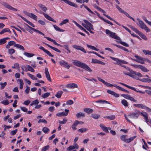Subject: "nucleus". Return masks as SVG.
Masks as SVG:
<instances>
[{
  "instance_id": "obj_1",
  "label": "nucleus",
  "mask_w": 151,
  "mask_h": 151,
  "mask_svg": "<svg viewBox=\"0 0 151 151\" xmlns=\"http://www.w3.org/2000/svg\"><path fill=\"white\" fill-rule=\"evenodd\" d=\"M140 113V111L138 110H135L134 112L130 113L127 116L125 114V119L129 123H132V121L134 122L137 119Z\"/></svg>"
},
{
  "instance_id": "obj_2",
  "label": "nucleus",
  "mask_w": 151,
  "mask_h": 151,
  "mask_svg": "<svg viewBox=\"0 0 151 151\" xmlns=\"http://www.w3.org/2000/svg\"><path fill=\"white\" fill-rule=\"evenodd\" d=\"M73 64L74 65L88 71L91 72L92 71L91 68L85 63H82L80 61L76 60H73Z\"/></svg>"
},
{
  "instance_id": "obj_3",
  "label": "nucleus",
  "mask_w": 151,
  "mask_h": 151,
  "mask_svg": "<svg viewBox=\"0 0 151 151\" xmlns=\"http://www.w3.org/2000/svg\"><path fill=\"white\" fill-rule=\"evenodd\" d=\"M110 58L112 60H114V61L116 62V63H115V64L118 65L122 67H124L125 68H126V67L123 65H122V64H127L128 63V62L127 61L124 60H120L118 58L113 57H110Z\"/></svg>"
},
{
  "instance_id": "obj_4",
  "label": "nucleus",
  "mask_w": 151,
  "mask_h": 151,
  "mask_svg": "<svg viewBox=\"0 0 151 151\" xmlns=\"http://www.w3.org/2000/svg\"><path fill=\"white\" fill-rule=\"evenodd\" d=\"M136 137V136H134L127 139V135H122L120 136V138L122 141L126 142L129 143L132 141Z\"/></svg>"
},
{
  "instance_id": "obj_5",
  "label": "nucleus",
  "mask_w": 151,
  "mask_h": 151,
  "mask_svg": "<svg viewBox=\"0 0 151 151\" xmlns=\"http://www.w3.org/2000/svg\"><path fill=\"white\" fill-rule=\"evenodd\" d=\"M106 33L109 35L110 37L112 38L115 39L117 40H120V38L117 35H116V33L113 32L109 30V29L106 30Z\"/></svg>"
},
{
  "instance_id": "obj_6",
  "label": "nucleus",
  "mask_w": 151,
  "mask_h": 151,
  "mask_svg": "<svg viewBox=\"0 0 151 151\" xmlns=\"http://www.w3.org/2000/svg\"><path fill=\"white\" fill-rule=\"evenodd\" d=\"M0 3L6 8L14 11H17V9L12 7L7 2H3Z\"/></svg>"
},
{
  "instance_id": "obj_7",
  "label": "nucleus",
  "mask_w": 151,
  "mask_h": 151,
  "mask_svg": "<svg viewBox=\"0 0 151 151\" xmlns=\"http://www.w3.org/2000/svg\"><path fill=\"white\" fill-rule=\"evenodd\" d=\"M101 94V91L99 90H95L92 91L90 94L91 96L95 98L99 96Z\"/></svg>"
},
{
  "instance_id": "obj_8",
  "label": "nucleus",
  "mask_w": 151,
  "mask_h": 151,
  "mask_svg": "<svg viewBox=\"0 0 151 151\" xmlns=\"http://www.w3.org/2000/svg\"><path fill=\"white\" fill-rule=\"evenodd\" d=\"M72 47L73 48L77 50H80L85 53H86V51L85 49L81 46L76 45H74L72 46Z\"/></svg>"
},
{
  "instance_id": "obj_9",
  "label": "nucleus",
  "mask_w": 151,
  "mask_h": 151,
  "mask_svg": "<svg viewBox=\"0 0 151 151\" xmlns=\"http://www.w3.org/2000/svg\"><path fill=\"white\" fill-rule=\"evenodd\" d=\"M116 8L118 9L119 11L122 13L124 14L126 16L130 18V17H131V16L129 15V14L127 13L124 11L119 6L116 5Z\"/></svg>"
},
{
  "instance_id": "obj_10",
  "label": "nucleus",
  "mask_w": 151,
  "mask_h": 151,
  "mask_svg": "<svg viewBox=\"0 0 151 151\" xmlns=\"http://www.w3.org/2000/svg\"><path fill=\"white\" fill-rule=\"evenodd\" d=\"M65 112H63L57 113L56 114V116H67L69 113V110L68 109H65Z\"/></svg>"
},
{
  "instance_id": "obj_11",
  "label": "nucleus",
  "mask_w": 151,
  "mask_h": 151,
  "mask_svg": "<svg viewBox=\"0 0 151 151\" xmlns=\"http://www.w3.org/2000/svg\"><path fill=\"white\" fill-rule=\"evenodd\" d=\"M59 63L62 66L68 69L69 68L70 66L67 62L65 61H60Z\"/></svg>"
},
{
  "instance_id": "obj_12",
  "label": "nucleus",
  "mask_w": 151,
  "mask_h": 151,
  "mask_svg": "<svg viewBox=\"0 0 151 151\" xmlns=\"http://www.w3.org/2000/svg\"><path fill=\"white\" fill-rule=\"evenodd\" d=\"M134 57L139 60H144V61L150 63L151 62V61L147 58L141 57L137 55H135Z\"/></svg>"
},
{
  "instance_id": "obj_13",
  "label": "nucleus",
  "mask_w": 151,
  "mask_h": 151,
  "mask_svg": "<svg viewBox=\"0 0 151 151\" xmlns=\"http://www.w3.org/2000/svg\"><path fill=\"white\" fill-rule=\"evenodd\" d=\"M66 87L70 88H74L78 87L77 85L74 83H71L68 84L66 85Z\"/></svg>"
},
{
  "instance_id": "obj_14",
  "label": "nucleus",
  "mask_w": 151,
  "mask_h": 151,
  "mask_svg": "<svg viewBox=\"0 0 151 151\" xmlns=\"http://www.w3.org/2000/svg\"><path fill=\"white\" fill-rule=\"evenodd\" d=\"M39 49H40L42 50L44 52H45L49 56H50L51 57H53L54 55L52 54L48 50H46L44 48V47H43L41 46L39 47Z\"/></svg>"
},
{
  "instance_id": "obj_15",
  "label": "nucleus",
  "mask_w": 151,
  "mask_h": 151,
  "mask_svg": "<svg viewBox=\"0 0 151 151\" xmlns=\"http://www.w3.org/2000/svg\"><path fill=\"white\" fill-rule=\"evenodd\" d=\"M133 106L136 107L140 108L141 109H148V108H147V106H146L145 105L142 104H133Z\"/></svg>"
},
{
  "instance_id": "obj_16",
  "label": "nucleus",
  "mask_w": 151,
  "mask_h": 151,
  "mask_svg": "<svg viewBox=\"0 0 151 151\" xmlns=\"http://www.w3.org/2000/svg\"><path fill=\"white\" fill-rule=\"evenodd\" d=\"M122 26L127 31L129 32L131 35L133 36L136 37L138 39L139 38V37L137 36V35H136L135 34H134L133 32H131V31L130 30V29L128 28L127 27H126L124 26L123 25H122Z\"/></svg>"
},
{
  "instance_id": "obj_17",
  "label": "nucleus",
  "mask_w": 151,
  "mask_h": 151,
  "mask_svg": "<svg viewBox=\"0 0 151 151\" xmlns=\"http://www.w3.org/2000/svg\"><path fill=\"white\" fill-rule=\"evenodd\" d=\"M44 37L46 38L49 41L52 42L55 45H57L58 46H59L61 47H63L62 45H60V44H58L55 41V40H53L48 37Z\"/></svg>"
},
{
  "instance_id": "obj_18",
  "label": "nucleus",
  "mask_w": 151,
  "mask_h": 151,
  "mask_svg": "<svg viewBox=\"0 0 151 151\" xmlns=\"http://www.w3.org/2000/svg\"><path fill=\"white\" fill-rule=\"evenodd\" d=\"M17 15L20 17L24 20L27 23L31 25L32 27H35V25L32 23L27 20L26 18L21 16L20 14H17Z\"/></svg>"
},
{
  "instance_id": "obj_19",
  "label": "nucleus",
  "mask_w": 151,
  "mask_h": 151,
  "mask_svg": "<svg viewBox=\"0 0 151 151\" xmlns=\"http://www.w3.org/2000/svg\"><path fill=\"white\" fill-rule=\"evenodd\" d=\"M17 15L20 17L24 20L27 23L31 25L32 27H35V25L32 23L27 20L26 18L21 16L20 14H17Z\"/></svg>"
},
{
  "instance_id": "obj_20",
  "label": "nucleus",
  "mask_w": 151,
  "mask_h": 151,
  "mask_svg": "<svg viewBox=\"0 0 151 151\" xmlns=\"http://www.w3.org/2000/svg\"><path fill=\"white\" fill-rule=\"evenodd\" d=\"M84 22L87 24V27L91 28L92 30H93V25L86 20L84 19Z\"/></svg>"
},
{
  "instance_id": "obj_21",
  "label": "nucleus",
  "mask_w": 151,
  "mask_h": 151,
  "mask_svg": "<svg viewBox=\"0 0 151 151\" xmlns=\"http://www.w3.org/2000/svg\"><path fill=\"white\" fill-rule=\"evenodd\" d=\"M42 14L44 15V16L49 21H52L53 22H56V21L53 19L48 14H45V13L43 12Z\"/></svg>"
},
{
  "instance_id": "obj_22",
  "label": "nucleus",
  "mask_w": 151,
  "mask_h": 151,
  "mask_svg": "<svg viewBox=\"0 0 151 151\" xmlns=\"http://www.w3.org/2000/svg\"><path fill=\"white\" fill-rule=\"evenodd\" d=\"M42 43L45 44V45H47V46H48L49 47H50V48L52 49L53 50L55 51L59 52L60 53L61 52L60 50L58 49L55 48V47H53L51 45H49V44L44 42H42Z\"/></svg>"
},
{
  "instance_id": "obj_23",
  "label": "nucleus",
  "mask_w": 151,
  "mask_h": 151,
  "mask_svg": "<svg viewBox=\"0 0 151 151\" xmlns=\"http://www.w3.org/2000/svg\"><path fill=\"white\" fill-rule=\"evenodd\" d=\"M137 20L139 22V24H137L139 26V27L142 29H143L145 27L146 25L145 24L141 21L139 19H137Z\"/></svg>"
},
{
  "instance_id": "obj_24",
  "label": "nucleus",
  "mask_w": 151,
  "mask_h": 151,
  "mask_svg": "<svg viewBox=\"0 0 151 151\" xmlns=\"http://www.w3.org/2000/svg\"><path fill=\"white\" fill-rule=\"evenodd\" d=\"M107 92L108 93L111 94L116 97H119V94L111 90H108L107 91Z\"/></svg>"
},
{
  "instance_id": "obj_25",
  "label": "nucleus",
  "mask_w": 151,
  "mask_h": 151,
  "mask_svg": "<svg viewBox=\"0 0 151 151\" xmlns=\"http://www.w3.org/2000/svg\"><path fill=\"white\" fill-rule=\"evenodd\" d=\"M140 81L144 82H148L151 83V79L148 78H144L138 80Z\"/></svg>"
},
{
  "instance_id": "obj_26",
  "label": "nucleus",
  "mask_w": 151,
  "mask_h": 151,
  "mask_svg": "<svg viewBox=\"0 0 151 151\" xmlns=\"http://www.w3.org/2000/svg\"><path fill=\"white\" fill-rule=\"evenodd\" d=\"M99 125L103 131L106 133L109 132L108 129V128L105 127L104 124H100Z\"/></svg>"
},
{
  "instance_id": "obj_27",
  "label": "nucleus",
  "mask_w": 151,
  "mask_h": 151,
  "mask_svg": "<svg viewBox=\"0 0 151 151\" xmlns=\"http://www.w3.org/2000/svg\"><path fill=\"white\" fill-rule=\"evenodd\" d=\"M133 72H135V71H132L131 73H129V74L128 75V76L134 78L136 80H138L139 79V78L138 77L136 76V75L133 74Z\"/></svg>"
},
{
  "instance_id": "obj_28",
  "label": "nucleus",
  "mask_w": 151,
  "mask_h": 151,
  "mask_svg": "<svg viewBox=\"0 0 151 151\" xmlns=\"http://www.w3.org/2000/svg\"><path fill=\"white\" fill-rule=\"evenodd\" d=\"M78 120L75 121L72 126V128L74 130H75L77 129V128L76 127V126L78 124Z\"/></svg>"
},
{
  "instance_id": "obj_29",
  "label": "nucleus",
  "mask_w": 151,
  "mask_h": 151,
  "mask_svg": "<svg viewBox=\"0 0 151 151\" xmlns=\"http://www.w3.org/2000/svg\"><path fill=\"white\" fill-rule=\"evenodd\" d=\"M9 39L10 38L7 37L0 39V45L5 44L6 42V40Z\"/></svg>"
},
{
  "instance_id": "obj_30",
  "label": "nucleus",
  "mask_w": 151,
  "mask_h": 151,
  "mask_svg": "<svg viewBox=\"0 0 151 151\" xmlns=\"http://www.w3.org/2000/svg\"><path fill=\"white\" fill-rule=\"evenodd\" d=\"M83 110L85 112L88 114H91L93 111V110L92 109L89 108H85Z\"/></svg>"
},
{
  "instance_id": "obj_31",
  "label": "nucleus",
  "mask_w": 151,
  "mask_h": 151,
  "mask_svg": "<svg viewBox=\"0 0 151 151\" xmlns=\"http://www.w3.org/2000/svg\"><path fill=\"white\" fill-rule=\"evenodd\" d=\"M85 114L84 113L82 112L78 113L76 114V116L77 118H79L81 117H84L85 116Z\"/></svg>"
},
{
  "instance_id": "obj_32",
  "label": "nucleus",
  "mask_w": 151,
  "mask_h": 151,
  "mask_svg": "<svg viewBox=\"0 0 151 151\" xmlns=\"http://www.w3.org/2000/svg\"><path fill=\"white\" fill-rule=\"evenodd\" d=\"M17 81H19V88H20L21 89H22L23 88V85H24V82L23 80L21 79H18Z\"/></svg>"
},
{
  "instance_id": "obj_33",
  "label": "nucleus",
  "mask_w": 151,
  "mask_h": 151,
  "mask_svg": "<svg viewBox=\"0 0 151 151\" xmlns=\"http://www.w3.org/2000/svg\"><path fill=\"white\" fill-rule=\"evenodd\" d=\"M63 93V92L62 91H59L57 92V94L55 95V96L58 98H60Z\"/></svg>"
},
{
  "instance_id": "obj_34",
  "label": "nucleus",
  "mask_w": 151,
  "mask_h": 151,
  "mask_svg": "<svg viewBox=\"0 0 151 151\" xmlns=\"http://www.w3.org/2000/svg\"><path fill=\"white\" fill-rule=\"evenodd\" d=\"M104 15L105 17H107L109 19L113 21H114L116 24H117L119 26H120L121 25L119 24L118 22H116V21H115L114 19H113L112 18H111V17H110L108 15H107L106 14H104Z\"/></svg>"
},
{
  "instance_id": "obj_35",
  "label": "nucleus",
  "mask_w": 151,
  "mask_h": 151,
  "mask_svg": "<svg viewBox=\"0 0 151 151\" xmlns=\"http://www.w3.org/2000/svg\"><path fill=\"white\" fill-rule=\"evenodd\" d=\"M104 15L105 17H107L109 19L113 21H114L116 24H117L119 26H120L121 25L119 24L118 22H116V21H115L114 19H113L112 18H111V17H110L108 15H107L106 14H104Z\"/></svg>"
},
{
  "instance_id": "obj_36",
  "label": "nucleus",
  "mask_w": 151,
  "mask_h": 151,
  "mask_svg": "<svg viewBox=\"0 0 151 151\" xmlns=\"http://www.w3.org/2000/svg\"><path fill=\"white\" fill-rule=\"evenodd\" d=\"M53 27L58 32H63L65 31L64 30H63L61 29L58 26L56 25H53Z\"/></svg>"
},
{
  "instance_id": "obj_37",
  "label": "nucleus",
  "mask_w": 151,
  "mask_h": 151,
  "mask_svg": "<svg viewBox=\"0 0 151 151\" xmlns=\"http://www.w3.org/2000/svg\"><path fill=\"white\" fill-rule=\"evenodd\" d=\"M29 17L36 21L37 20V17L32 13H30Z\"/></svg>"
},
{
  "instance_id": "obj_38",
  "label": "nucleus",
  "mask_w": 151,
  "mask_h": 151,
  "mask_svg": "<svg viewBox=\"0 0 151 151\" xmlns=\"http://www.w3.org/2000/svg\"><path fill=\"white\" fill-rule=\"evenodd\" d=\"M130 28L132 29L133 31L135 32L138 35H139L141 32H139L136 28L132 26H130Z\"/></svg>"
},
{
  "instance_id": "obj_39",
  "label": "nucleus",
  "mask_w": 151,
  "mask_h": 151,
  "mask_svg": "<svg viewBox=\"0 0 151 151\" xmlns=\"http://www.w3.org/2000/svg\"><path fill=\"white\" fill-rule=\"evenodd\" d=\"M14 47H16L17 48H19L20 49H22L23 50H24V48L23 46L22 45L18 44H15L14 45Z\"/></svg>"
},
{
  "instance_id": "obj_40",
  "label": "nucleus",
  "mask_w": 151,
  "mask_h": 151,
  "mask_svg": "<svg viewBox=\"0 0 151 151\" xmlns=\"http://www.w3.org/2000/svg\"><path fill=\"white\" fill-rule=\"evenodd\" d=\"M145 88H148L149 90H146L145 92L148 94H149L151 95V87H150L148 86H145Z\"/></svg>"
},
{
  "instance_id": "obj_41",
  "label": "nucleus",
  "mask_w": 151,
  "mask_h": 151,
  "mask_svg": "<svg viewBox=\"0 0 151 151\" xmlns=\"http://www.w3.org/2000/svg\"><path fill=\"white\" fill-rule=\"evenodd\" d=\"M96 103H106V104H110L109 102L108 101H107L105 100H100L96 101Z\"/></svg>"
},
{
  "instance_id": "obj_42",
  "label": "nucleus",
  "mask_w": 151,
  "mask_h": 151,
  "mask_svg": "<svg viewBox=\"0 0 151 151\" xmlns=\"http://www.w3.org/2000/svg\"><path fill=\"white\" fill-rule=\"evenodd\" d=\"M114 45L116 47L119 48L123 50L126 52H129V50L127 49V48H125L124 47H122V46H120V45Z\"/></svg>"
},
{
  "instance_id": "obj_43",
  "label": "nucleus",
  "mask_w": 151,
  "mask_h": 151,
  "mask_svg": "<svg viewBox=\"0 0 151 151\" xmlns=\"http://www.w3.org/2000/svg\"><path fill=\"white\" fill-rule=\"evenodd\" d=\"M142 52L145 55H151V51L143 50Z\"/></svg>"
},
{
  "instance_id": "obj_44",
  "label": "nucleus",
  "mask_w": 151,
  "mask_h": 151,
  "mask_svg": "<svg viewBox=\"0 0 151 151\" xmlns=\"http://www.w3.org/2000/svg\"><path fill=\"white\" fill-rule=\"evenodd\" d=\"M69 21V20L68 19H65L63 20L60 23L59 25L60 26H62L64 24H66L68 23Z\"/></svg>"
},
{
  "instance_id": "obj_45",
  "label": "nucleus",
  "mask_w": 151,
  "mask_h": 151,
  "mask_svg": "<svg viewBox=\"0 0 151 151\" xmlns=\"http://www.w3.org/2000/svg\"><path fill=\"white\" fill-rule=\"evenodd\" d=\"M121 103L125 107L128 106V103L127 101L125 99L122 100Z\"/></svg>"
},
{
  "instance_id": "obj_46",
  "label": "nucleus",
  "mask_w": 151,
  "mask_h": 151,
  "mask_svg": "<svg viewBox=\"0 0 151 151\" xmlns=\"http://www.w3.org/2000/svg\"><path fill=\"white\" fill-rule=\"evenodd\" d=\"M89 1V0H76L77 2L81 4L84 3H88Z\"/></svg>"
},
{
  "instance_id": "obj_47",
  "label": "nucleus",
  "mask_w": 151,
  "mask_h": 151,
  "mask_svg": "<svg viewBox=\"0 0 151 151\" xmlns=\"http://www.w3.org/2000/svg\"><path fill=\"white\" fill-rule=\"evenodd\" d=\"M100 18L102 20H103V21L106 22V23L111 24V25H113V24L112 23V22H111L109 21V20L106 19H104V18H103L102 17H100Z\"/></svg>"
},
{
  "instance_id": "obj_48",
  "label": "nucleus",
  "mask_w": 151,
  "mask_h": 151,
  "mask_svg": "<svg viewBox=\"0 0 151 151\" xmlns=\"http://www.w3.org/2000/svg\"><path fill=\"white\" fill-rule=\"evenodd\" d=\"M100 18L102 20H103V21L106 22V23L111 24V25H113V24L112 23V22H111L109 21V20L106 19H104V18H103L102 17H100Z\"/></svg>"
},
{
  "instance_id": "obj_49",
  "label": "nucleus",
  "mask_w": 151,
  "mask_h": 151,
  "mask_svg": "<svg viewBox=\"0 0 151 151\" xmlns=\"http://www.w3.org/2000/svg\"><path fill=\"white\" fill-rule=\"evenodd\" d=\"M100 18L102 20H103V21L106 22V23L111 24V25H113V24L112 23V22H111L109 21V20L106 19H104V18H103L102 17H100Z\"/></svg>"
},
{
  "instance_id": "obj_50",
  "label": "nucleus",
  "mask_w": 151,
  "mask_h": 151,
  "mask_svg": "<svg viewBox=\"0 0 151 151\" xmlns=\"http://www.w3.org/2000/svg\"><path fill=\"white\" fill-rule=\"evenodd\" d=\"M100 115L95 114H93L91 115V116L93 118L97 119L100 117Z\"/></svg>"
},
{
  "instance_id": "obj_51",
  "label": "nucleus",
  "mask_w": 151,
  "mask_h": 151,
  "mask_svg": "<svg viewBox=\"0 0 151 151\" xmlns=\"http://www.w3.org/2000/svg\"><path fill=\"white\" fill-rule=\"evenodd\" d=\"M26 66L27 68L28 71H29L33 72H34L35 70L30 65H26Z\"/></svg>"
},
{
  "instance_id": "obj_52",
  "label": "nucleus",
  "mask_w": 151,
  "mask_h": 151,
  "mask_svg": "<svg viewBox=\"0 0 151 151\" xmlns=\"http://www.w3.org/2000/svg\"><path fill=\"white\" fill-rule=\"evenodd\" d=\"M24 54L28 57H31L34 55L33 54L29 53L26 52H24Z\"/></svg>"
},
{
  "instance_id": "obj_53",
  "label": "nucleus",
  "mask_w": 151,
  "mask_h": 151,
  "mask_svg": "<svg viewBox=\"0 0 151 151\" xmlns=\"http://www.w3.org/2000/svg\"><path fill=\"white\" fill-rule=\"evenodd\" d=\"M104 118H107L111 120H112L114 119L115 118V116L114 115H111L108 116H106Z\"/></svg>"
},
{
  "instance_id": "obj_54",
  "label": "nucleus",
  "mask_w": 151,
  "mask_h": 151,
  "mask_svg": "<svg viewBox=\"0 0 151 151\" xmlns=\"http://www.w3.org/2000/svg\"><path fill=\"white\" fill-rule=\"evenodd\" d=\"M131 60H132L137 63H140L141 64H144L145 63H144V60H138L135 59H132V58H131Z\"/></svg>"
},
{
  "instance_id": "obj_55",
  "label": "nucleus",
  "mask_w": 151,
  "mask_h": 151,
  "mask_svg": "<svg viewBox=\"0 0 151 151\" xmlns=\"http://www.w3.org/2000/svg\"><path fill=\"white\" fill-rule=\"evenodd\" d=\"M42 131L45 133H47L49 132L50 130L46 127H44L43 128Z\"/></svg>"
},
{
  "instance_id": "obj_56",
  "label": "nucleus",
  "mask_w": 151,
  "mask_h": 151,
  "mask_svg": "<svg viewBox=\"0 0 151 151\" xmlns=\"http://www.w3.org/2000/svg\"><path fill=\"white\" fill-rule=\"evenodd\" d=\"M140 69L144 72H147L149 71V70L147 69L145 67L142 65L141 66Z\"/></svg>"
},
{
  "instance_id": "obj_57",
  "label": "nucleus",
  "mask_w": 151,
  "mask_h": 151,
  "mask_svg": "<svg viewBox=\"0 0 151 151\" xmlns=\"http://www.w3.org/2000/svg\"><path fill=\"white\" fill-rule=\"evenodd\" d=\"M39 101L38 99H36L35 101L32 102L30 104V105L31 106L33 105H36L39 104Z\"/></svg>"
},
{
  "instance_id": "obj_58",
  "label": "nucleus",
  "mask_w": 151,
  "mask_h": 151,
  "mask_svg": "<svg viewBox=\"0 0 151 151\" xmlns=\"http://www.w3.org/2000/svg\"><path fill=\"white\" fill-rule=\"evenodd\" d=\"M0 85L1 86V89H3L5 86L7 85V83L6 82H5L4 83L2 82H1L0 83Z\"/></svg>"
},
{
  "instance_id": "obj_59",
  "label": "nucleus",
  "mask_w": 151,
  "mask_h": 151,
  "mask_svg": "<svg viewBox=\"0 0 151 151\" xmlns=\"http://www.w3.org/2000/svg\"><path fill=\"white\" fill-rule=\"evenodd\" d=\"M8 50L9 53L10 55H12L15 52V50L13 48L9 49Z\"/></svg>"
},
{
  "instance_id": "obj_60",
  "label": "nucleus",
  "mask_w": 151,
  "mask_h": 151,
  "mask_svg": "<svg viewBox=\"0 0 151 151\" xmlns=\"http://www.w3.org/2000/svg\"><path fill=\"white\" fill-rule=\"evenodd\" d=\"M88 130V129L86 128H82L78 129V131L81 133H83L84 132L86 131L87 130Z\"/></svg>"
},
{
  "instance_id": "obj_61",
  "label": "nucleus",
  "mask_w": 151,
  "mask_h": 151,
  "mask_svg": "<svg viewBox=\"0 0 151 151\" xmlns=\"http://www.w3.org/2000/svg\"><path fill=\"white\" fill-rule=\"evenodd\" d=\"M50 93H46L42 95V97L44 98H46L48 97L50 95Z\"/></svg>"
},
{
  "instance_id": "obj_62",
  "label": "nucleus",
  "mask_w": 151,
  "mask_h": 151,
  "mask_svg": "<svg viewBox=\"0 0 151 151\" xmlns=\"http://www.w3.org/2000/svg\"><path fill=\"white\" fill-rule=\"evenodd\" d=\"M50 148V146L48 145L44 147L41 150V151H46L48 150Z\"/></svg>"
},
{
  "instance_id": "obj_63",
  "label": "nucleus",
  "mask_w": 151,
  "mask_h": 151,
  "mask_svg": "<svg viewBox=\"0 0 151 151\" xmlns=\"http://www.w3.org/2000/svg\"><path fill=\"white\" fill-rule=\"evenodd\" d=\"M1 103L5 105H8L9 103V101L7 99L2 101Z\"/></svg>"
},
{
  "instance_id": "obj_64",
  "label": "nucleus",
  "mask_w": 151,
  "mask_h": 151,
  "mask_svg": "<svg viewBox=\"0 0 151 151\" xmlns=\"http://www.w3.org/2000/svg\"><path fill=\"white\" fill-rule=\"evenodd\" d=\"M139 35L141 38L144 39L145 40H147V38L141 32H140V33L139 34Z\"/></svg>"
}]
</instances>
